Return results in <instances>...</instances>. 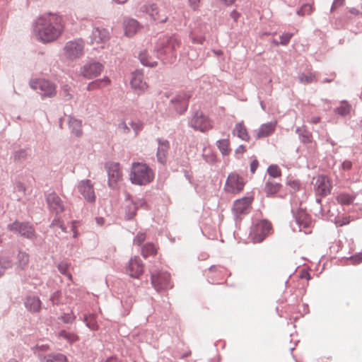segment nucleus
I'll return each mask as SVG.
<instances>
[{
  "instance_id": "5701e85b",
  "label": "nucleus",
  "mask_w": 362,
  "mask_h": 362,
  "mask_svg": "<svg viewBox=\"0 0 362 362\" xmlns=\"http://www.w3.org/2000/svg\"><path fill=\"white\" fill-rule=\"evenodd\" d=\"M276 121L262 124L257 132L256 138L259 139L272 135L276 129Z\"/></svg>"
},
{
  "instance_id": "6e6552de",
  "label": "nucleus",
  "mask_w": 362,
  "mask_h": 362,
  "mask_svg": "<svg viewBox=\"0 0 362 362\" xmlns=\"http://www.w3.org/2000/svg\"><path fill=\"white\" fill-rule=\"evenodd\" d=\"M84 42L81 39L69 41L66 43L64 47L65 57L74 60L81 57L83 54Z\"/></svg>"
},
{
  "instance_id": "9b49d317",
  "label": "nucleus",
  "mask_w": 362,
  "mask_h": 362,
  "mask_svg": "<svg viewBox=\"0 0 362 362\" xmlns=\"http://www.w3.org/2000/svg\"><path fill=\"white\" fill-rule=\"evenodd\" d=\"M190 126L197 131L205 132L212 129L211 121L202 113L196 112L190 121Z\"/></svg>"
},
{
  "instance_id": "13d9d810",
  "label": "nucleus",
  "mask_w": 362,
  "mask_h": 362,
  "mask_svg": "<svg viewBox=\"0 0 362 362\" xmlns=\"http://www.w3.org/2000/svg\"><path fill=\"white\" fill-rule=\"evenodd\" d=\"M342 169L349 170L352 167V163L350 160H344L341 164Z\"/></svg>"
},
{
  "instance_id": "a878e982",
  "label": "nucleus",
  "mask_w": 362,
  "mask_h": 362,
  "mask_svg": "<svg viewBox=\"0 0 362 362\" xmlns=\"http://www.w3.org/2000/svg\"><path fill=\"white\" fill-rule=\"evenodd\" d=\"M281 188V185L273 179H269L264 186V192L267 197L274 196L278 193Z\"/></svg>"
},
{
  "instance_id": "a211bd4d",
  "label": "nucleus",
  "mask_w": 362,
  "mask_h": 362,
  "mask_svg": "<svg viewBox=\"0 0 362 362\" xmlns=\"http://www.w3.org/2000/svg\"><path fill=\"white\" fill-rule=\"evenodd\" d=\"M296 223L298 224L300 230H304L305 233H310L309 228L311 226L312 221L310 216L303 209H298L295 214Z\"/></svg>"
},
{
  "instance_id": "69168bd1",
  "label": "nucleus",
  "mask_w": 362,
  "mask_h": 362,
  "mask_svg": "<svg viewBox=\"0 0 362 362\" xmlns=\"http://www.w3.org/2000/svg\"><path fill=\"white\" fill-rule=\"evenodd\" d=\"M239 16L240 14L236 11H233L231 12L230 13V16L235 20V21H237L238 18H239Z\"/></svg>"
},
{
  "instance_id": "774afa93",
  "label": "nucleus",
  "mask_w": 362,
  "mask_h": 362,
  "mask_svg": "<svg viewBox=\"0 0 362 362\" xmlns=\"http://www.w3.org/2000/svg\"><path fill=\"white\" fill-rule=\"evenodd\" d=\"M349 12L354 15H358L360 13V11L355 8H350L349 10Z\"/></svg>"
},
{
  "instance_id": "603ef678",
  "label": "nucleus",
  "mask_w": 362,
  "mask_h": 362,
  "mask_svg": "<svg viewBox=\"0 0 362 362\" xmlns=\"http://www.w3.org/2000/svg\"><path fill=\"white\" fill-rule=\"evenodd\" d=\"M51 226H57L60 228L64 232H66V228L64 226L63 223L59 219H54L51 223Z\"/></svg>"
},
{
  "instance_id": "bf43d9fd",
  "label": "nucleus",
  "mask_w": 362,
  "mask_h": 362,
  "mask_svg": "<svg viewBox=\"0 0 362 362\" xmlns=\"http://www.w3.org/2000/svg\"><path fill=\"white\" fill-rule=\"evenodd\" d=\"M190 6L194 9L197 10L199 6L200 0H189Z\"/></svg>"
},
{
  "instance_id": "423d86ee",
  "label": "nucleus",
  "mask_w": 362,
  "mask_h": 362,
  "mask_svg": "<svg viewBox=\"0 0 362 362\" xmlns=\"http://www.w3.org/2000/svg\"><path fill=\"white\" fill-rule=\"evenodd\" d=\"M151 279L153 286L158 291H165L173 287L170 274L167 272H151Z\"/></svg>"
},
{
  "instance_id": "4d7b16f0",
  "label": "nucleus",
  "mask_w": 362,
  "mask_h": 362,
  "mask_svg": "<svg viewBox=\"0 0 362 362\" xmlns=\"http://www.w3.org/2000/svg\"><path fill=\"white\" fill-rule=\"evenodd\" d=\"M16 189L24 194L26 191V187L23 183L18 182L16 184Z\"/></svg>"
},
{
  "instance_id": "bb28decb",
  "label": "nucleus",
  "mask_w": 362,
  "mask_h": 362,
  "mask_svg": "<svg viewBox=\"0 0 362 362\" xmlns=\"http://www.w3.org/2000/svg\"><path fill=\"white\" fill-rule=\"evenodd\" d=\"M233 134L243 141H247L250 140V136L247 128L243 122H238L235 124L233 130Z\"/></svg>"
},
{
  "instance_id": "338daca9",
  "label": "nucleus",
  "mask_w": 362,
  "mask_h": 362,
  "mask_svg": "<svg viewBox=\"0 0 362 362\" xmlns=\"http://www.w3.org/2000/svg\"><path fill=\"white\" fill-rule=\"evenodd\" d=\"M320 122V117H313L310 119V122L313 124H317Z\"/></svg>"
},
{
  "instance_id": "dca6fc26",
  "label": "nucleus",
  "mask_w": 362,
  "mask_h": 362,
  "mask_svg": "<svg viewBox=\"0 0 362 362\" xmlns=\"http://www.w3.org/2000/svg\"><path fill=\"white\" fill-rule=\"evenodd\" d=\"M144 264L139 257L132 258L126 267V273L131 277L139 279L144 273Z\"/></svg>"
},
{
  "instance_id": "f704fd0d",
  "label": "nucleus",
  "mask_w": 362,
  "mask_h": 362,
  "mask_svg": "<svg viewBox=\"0 0 362 362\" xmlns=\"http://www.w3.org/2000/svg\"><path fill=\"white\" fill-rule=\"evenodd\" d=\"M139 57L141 62L145 66L153 67L157 64V62L149 57L146 51L141 52Z\"/></svg>"
},
{
  "instance_id": "49530a36",
  "label": "nucleus",
  "mask_w": 362,
  "mask_h": 362,
  "mask_svg": "<svg viewBox=\"0 0 362 362\" xmlns=\"http://www.w3.org/2000/svg\"><path fill=\"white\" fill-rule=\"evenodd\" d=\"M69 264L65 262H61L58 265V269L62 274L66 275L69 280H72V276L68 272Z\"/></svg>"
},
{
  "instance_id": "864d4df0",
  "label": "nucleus",
  "mask_w": 362,
  "mask_h": 362,
  "mask_svg": "<svg viewBox=\"0 0 362 362\" xmlns=\"http://www.w3.org/2000/svg\"><path fill=\"white\" fill-rule=\"evenodd\" d=\"M349 222H350V221H349V217H344L342 218H339V219L337 220L335 223H336L337 226L340 227V226H342L349 223Z\"/></svg>"
},
{
  "instance_id": "c85d7f7f",
  "label": "nucleus",
  "mask_w": 362,
  "mask_h": 362,
  "mask_svg": "<svg viewBox=\"0 0 362 362\" xmlns=\"http://www.w3.org/2000/svg\"><path fill=\"white\" fill-rule=\"evenodd\" d=\"M110 84V80L108 77H104L102 79H98L88 83L87 90L89 91L100 89Z\"/></svg>"
},
{
  "instance_id": "6e6d98bb",
  "label": "nucleus",
  "mask_w": 362,
  "mask_h": 362,
  "mask_svg": "<svg viewBox=\"0 0 362 362\" xmlns=\"http://www.w3.org/2000/svg\"><path fill=\"white\" fill-rule=\"evenodd\" d=\"M71 88L68 86H64L62 88V92L64 93V97H66L68 100L71 98V95L70 93Z\"/></svg>"
},
{
  "instance_id": "b1692460",
  "label": "nucleus",
  "mask_w": 362,
  "mask_h": 362,
  "mask_svg": "<svg viewBox=\"0 0 362 362\" xmlns=\"http://www.w3.org/2000/svg\"><path fill=\"white\" fill-rule=\"evenodd\" d=\"M170 148L169 142L166 140H158L157 159L159 163L165 164L167 161V154Z\"/></svg>"
},
{
  "instance_id": "8fccbe9b",
  "label": "nucleus",
  "mask_w": 362,
  "mask_h": 362,
  "mask_svg": "<svg viewBox=\"0 0 362 362\" xmlns=\"http://www.w3.org/2000/svg\"><path fill=\"white\" fill-rule=\"evenodd\" d=\"M129 124L132 127L133 130L135 132V134H137L138 132L142 128V124L140 121L136 120V121H132L129 123Z\"/></svg>"
},
{
  "instance_id": "a18cd8bd",
  "label": "nucleus",
  "mask_w": 362,
  "mask_h": 362,
  "mask_svg": "<svg viewBox=\"0 0 362 362\" xmlns=\"http://www.w3.org/2000/svg\"><path fill=\"white\" fill-rule=\"evenodd\" d=\"M267 173L273 178L279 177L281 175V171L280 168L279 166L275 165H270L267 169Z\"/></svg>"
},
{
  "instance_id": "680f3d73",
  "label": "nucleus",
  "mask_w": 362,
  "mask_h": 362,
  "mask_svg": "<svg viewBox=\"0 0 362 362\" xmlns=\"http://www.w3.org/2000/svg\"><path fill=\"white\" fill-rule=\"evenodd\" d=\"M352 261L355 264H358L362 262V253L357 255L351 258Z\"/></svg>"
},
{
  "instance_id": "f257e3e1",
  "label": "nucleus",
  "mask_w": 362,
  "mask_h": 362,
  "mask_svg": "<svg viewBox=\"0 0 362 362\" xmlns=\"http://www.w3.org/2000/svg\"><path fill=\"white\" fill-rule=\"evenodd\" d=\"M64 21L62 16L55 13H45L37 18L35 27V34L42 42L57 40L64 29Z\"/></svg>"
},
{
  "instance_id": "37998d69",
  "label": "nucleus",
  "mask_w": 362,
  "mask_h": 362,
  "mask_svg": "<svg viewBox=\"0 0 362 362\" xmlns=\"http://www.w3.org/2000/svg\"><path fill=\"white\" fill-rule=\"evenodd\" d=\"M292 36H293L292 33H283L282 35H280V42H279L275 40H274L273 42L276 45H279V44L282 45H286L289 42Z\"/></svg>"
},
{
  "instance_id": "0e129e2a",
  "label": "nucleus",
  "mask_w": 362,
  "mask_h": 362,
  "mask_svg": "<svg viewBox=\"0 0 362 362\" xmlns=\"http://www.w3.org/2000/svg\"><path fill=\"white\" fill-rule=\"evenodd\" d=\"M105 362H123L122 360L117 357H110L107 358Z\"/></svg>"
},
{
  "instance_id": "58836bf2",
  "label": "nucleus",
  "mask_w": 362,
  "mask_h": 362,
  "mask_svg": "<svg viewBox=\"0 0 362 362\" xmlns=\"http://www.w3.org/2000/svg\"><path fill=\"white\" fill-rule=\"evenodd\" d=\"M192 42L194 44H203V42L205 41V37L204 35H199L197 32V30H192L190 32L189 34Z\"/></svg>"
},
{
  "instance_id": "4468645a",
  "label": "nucleus",
  "mask_w": 362,
  "mask_h": 362,
  "mask_svg": "<svg viewBox=\"0 0 362 362\" xmlns=\"http://www.w3.org/2000/svg\"><path fill=\"white\" fill-rule=\"evenodd\" d=\"M103 70V66L99 62H88L81 66L80 75L91 79L99 76Z\"/></svg>"
},
{
  "instance_id": "c9c22d12",
  "label": "nucleus",
  "mask_w": 362,
  "mask_h": 362,
  "mask_svg": "<svg viewBox=\"0 0 362 362\" xmlns=\"http://www.w3.org/2000/svg\"><path fill=\"white\" fill-rule=\"evenodd\" d=\"M17 259V266L21 269H24L29 262L28 254L24 252H19Z\"/></svg>"
},
{
  "instance_id": "cd10ccee",
  "label": "nucleus",
  "mask_w": 362,
  "mask_h": 362,
  "mask_svg": "<svg viewBox=\"0 0 362 362\" xmlns=\"http://www.w3.org/2000/svg\"><path fill=\"white\" fill-rule=\"evenodd\" d=\"M25 307L32 312H37L41 308V301L36 296H28L25 301Z\"/></svg>"
},
{
  "instance_id": "20e7f679",
  "label": "nucleus",
  "mask_w": 362,
  "mask_h": 362,
  "mask_svg": "<svg viewBox=\"0 0 362 362\" xmlns=\"http://www.w3.org/2000/svg\"><path fill=\"white\" fill-rule=\"evenodd\" d=\"M180 47V42L175 37L167 38L163 40L161 47L158 50V55L163 60L170 62L175 58V52Z\"/></svg>"
},
{
  "instance_id": "e2e57ef3",
  "label": "nucleus",
  "mask_w": 362,
  "mask_h": 362,
  "mask_svg": "<svg viewBox=\"0 0 362 362\" xmlns=\"http://www.w3.org/2000/svg\"><path fill=\"white\" fill-rule=\"evenodd\" d=\"M246 151V148L245 146L243 145H240V146H238L236 150H235V153H243Z\"/></svg>"
},
{
  "instance_id": "a19ab883",
  "label": "nucleus",
  "mask_w": 362,
  "mask_h": 362,
  "mask_svg": "<svg viewBox=\"0 0 362 362\" xmlns=\"http://www.w3.org/2000/svg\"><path fill=\"white\" fill-rule=\"evenodd\" d=\"M59 337L64 338L70 343H74L78 339V337L76 334L67 332L66 331L60 332Z\"/></svg>"
},
{
  "instance_id": "79ce46f5",
  "label": "nucleus",
  "mask_w": 362,
  "mask_h": 362,
  "mask_svg": "<svg viewBox=\"0 0 362 362\" xmlns=\"http://www.w3.org/2000/svg\"><path fill=\"white\" fill-rule=\"evenodd\" d=\"M315 74L309 73L308 74H302L299 76V81L302 83H310L315 81Z\"/></svg>"
},
{
  "instance_id": "09e8293b",
  "label": "nucleus",
  "mask_w": 362,
  "mask_h": 362,
  "mask_svg": "<svg viewBox=\"0 0 362 362\" xmlns=\"http://www.w3.org/2000/svg\"><path fill=\"white\" fill-rule=\"evenodd\" d=\"M146 235L144 233H139L134 238V243L137 245H140L146 240Z\"/></svg>"
},
{
  "instance_id": "7c9ffc66",
  "label": "nucleus",
  "mask_w": 362,
  "mask_h": 362,
  "mask_svg": "<svg viewBox=\"0 0 362 362\" xmlns=\"http://www.w3.org/2000/svg\"><path fill=\"white\" fill-rule=\"evenodd\" d=\"M42 362H69L67 357L62 354H49L42 359Z\"/></svg>"
},
{
  "instance_id": "1a4fd4ad",
  "label": "nucleus",
  "mask_w": 362,
  "mask_h": 362,
  "mask_svg": "<svg viewBox=\"0 0 362 362\" xmlns=\"http://www.w3.org/2000/svg\"><path fill=\"white\" fill-rule=\"evenodd\" d=\"M108 185L112 189L119 187L122 181V173L119 163H112L107 166Z\"/></svg>"
},
{
  "instance_id": "052dcab7",
  "label": "nucleus",
  "mask_w": 362,
  "mask_h": 362,
  "mask_svg": "<svg viewBox=\"0 0 362 362\" xmlns=\"http://www.w3.org/2000/svg\"><path fill=\"white\" fill-rule=\"evenodd\" d=\"M259 165V163L257 160H254L250 164V171L254 174Z\"/></svg>"
},
{
  "instance_id": "c03bdc74",
  "label": "nucleus",
  "mask_w": 362,
  "mask_h": 362,
  "mask_svg": "<svg viewBox=\"0 0 362 362\" xmlns=\"http://www.w3.org/2000/svg\"><path fill=\"white\" fill-rule=\"evenodd\" d=\"M86 325L93 330H97L98 329V325L95 320V316L90 315L85 317Z\"/></svg>"
},
{
  "instance_id": "ea45409f",
  "label": "nucleus",
  "mask_w": 362,
  "mask_h": 362,
  "mask_svg": "<svg viewBox=\"0 0 362 362\" xmlns=\"http://www.w3.org/2000/svg\"><path fill=\"white\" fill-rule=\"evenodd\" d=\"M314 8L313 5L310 4H303L301 8L297 11V14L300 16H304L305 15H310L313 11Z\"/></svg>"
},
{
  "instance_id": "473e14b6",
  "label": "nucleus",
  "mask_w": 362,
  "mask_h": 362,
  "mask_svg": "<svg viewBox=\"0 0 362 362\" xmlns=\"http://www.w3.org/2000/svg\"><path fill=\"white\" fill-rule=\"evenodd\" d=\"M351 105L347 101L343 100L340 103L339 106L334 110V112L341 116H346L351 112Z\"/></svg>"
},
{
  "instance_id": "f8f14e48",
  "label": "nucleus",
  "mask_w": 362,
  "mask_h": 362,
  "mask_svg": "<svg viewBox=\"0 0 362 362\" xmlns=\"http://www.w3.org/2000/svg\"><path fill=\"white\" fill-rule=\"evenodd\" d=\"M244 186L243 178L236 173H231L226 180L225 189L228 192L236 194L242 191Z\"/></svg>"
},
{
  "instance_id": "0eeeda50",
  "label": "nucleus",
  "mask_w": 362,
  "mask_h": 362,
  "mask_svg": "<svg viewBox=\"0 0 362 362\" xmlns=\"http://www.w3.org/2000/svg\"><path fill=\"white\" fill-rule=\"evenodd\" d=\"M313 189L317 196L325 197L331 193L332 189V180L324 175H320L313 178Z\"/></svg>"
},
{
  "instance_id": "5fc2aeb1",
  "label": "nucleus",
  "mask_w": 362,
  "mask_h": 362,
  "mask_svg": "<svg viewBox=\"0 0 362 362\" xmlns=\"http://www.w3.org/2000/svg\"><path fill=\"white\" fill-rule=\"evenodd\" d=\"M345 0H334L331 8V11H333L339 7L344 5Z\"/></svg>"
},
{
  "instance_id": "2eb2a0df",
  "label": "nucleus",
  "mask_w": 362,
  "mask_h": 362,
  "mask_svg": "<svg viewBox=\"0 0 362 362\" xmlns=\"http://www.w3.org/2000/svg\"><path fill=\"white\" fill-rule=\"evenodd\" d=\"M110 39V33L105 28H94L90 35V44L97 47H103V45Z\"/></svg>"
},
{
  "instance_id": "3c124183",
  "label": "nucleus",
  "mask_w": 362,
  "mask_h": 362,
  "mask_svg": "<svg viewBox=\"0 0 362 362\" xmlns=\"http://www.w3.org/2000/svg\"><path fill=\"white\" fill-rule=\"evenodd\" d=\"M118 128L124 134H128L130 132V129L125 121H122L119 123Z\"/></svg>"
},
{
  "instance_id": "39448f33",
  "label": "nucleus",
  "mask_w": 362,
  "mask_h": 362,
  "mask_svg": "<svg viewBox=\"0 0 362 362\" xmlns=\"http://www.w3.org/2000/svg\"><path fill=\"white\" fill-rule=\"evenodd\" d=\"M30 87L39 90L42 97H54L57 93L56 85L45 78H35L30 81Z\"/></svg>"
},
{
  "instance_id": "6ab92c4d",
  "label": "nucleus",
  "mask_w": 362,
  "mask_h": 362,
  "mask_svg": "<svg viewBox=\"0 0 362 362\" xmlns=\"http://www.w3.org/2000/svg\"><path fill=\"white\" fill-rule=\"evenodd\" d=\"M253 197H247L238 199L234 202L233 211L237 216L247 214L250 211Z\"/></svg>"
},
{
  "instance_id": "2f4dec72",
  "label": "nucleus",
  "mask_w": 362,
  "mask_h": 362,
  "mask_svg": "<svg viewBox=\"0 0 362 362\" xmlns=\"http://www.w3.org/2000/svg\"><path fill=\"white\" fill-rule=\"evenodd\" d=\"M216 146L223 156H228L231 151L229 139L217 141Z\"/></svg>"
},
{
  "instance_id": "c756f323",
  "label": "nucleus",
  "mask_w": 362,
  "mask_h": 362,
  "mask_svg": "<svg viewBox=\"0 0 362 362\" xmlns=\"http://www.w3.org/2000/svg\"><path fill=\"white\" fill-rule=\"evenodd\" d=\"M69 127L71 129L72 133L77 137H80L82 134V123L81 121L73 117L69 120Z\"/></svg>"
},
{
  "instance_id": "393cba45",
  "label": "nucleus",
  "mask_w": 362,
  "mask_h": 362,
  "mask_svg": "<svg viewBox=\"0 0 362 362\" xmlns=\"http://www.w3.org/2000/svg\"><path fill=\"white\" fill-rule=\"evenodd\" d=\"M191 98V94L189 93H182L177 95L175 98L171 100L172 103H179L180 108L177 109V112L181 114L186 111L187 108V101Z\"/></svg>"
},
{
  "instance_id": "7ed1b4c3",
  "label": "nucleus",
  "mask_w": 362,
  "mask_h": 362,
  "mask_svg": "<svg viewBox=\"0 0 362 362\" xmlns=\"http://www.w3.org/2000/svg\"><path fill=\"white\" fill-rule=\"evenodd\" d=\"M272 232V225L267 220L255 222L251 228L250 238L254 243L262 242Z\"/></svg>"
},
{
  "instance_id": "4be33fe9",
  "label": "nucleus",
  "mask_w": 362,
  "mask_h": 362,
  "mask_svg": "<svg viewBox=\"0 0 362 362\" xmlns=\"http://www.w3.org/2000/svg\"><path fill=\"white\" fill-rule=\"evenodd\" d=\"M47 202L51 210L56 213H61L64 211L63 202L56 193H50L47 196Z\"/></svg>"
},
{
  "instance_id": "72a5a7b5",
  "label": "nucleus",
  "mask_w": 362,
  "mask_h": 362,
  "mask_svg": "<svg viewBox=\"0 0 362 362\" xmlns=\"http://www.w3.org/2000/svg\"><path fill=\"white\" fill-rule=\"evenodd\" d=\"M158 249L152 243L145 244L141 249V255L144 258H147L149 256H154L157 254Z\"/></svg>"
},
{
  "instance_id": "aec40b11",
  "label": "nucleus",
  "mask_w": 362,
  "mask_h": 362,
  "mask_svg": "<svg viewBox=\"0 0 362 362\" xmlns=\"http://www.w3.org/2000/svg\"><path fill=\"white\" fill-rule=\"evenodd\" d=\"M78 189L88 202H93L95 200L93 185L89 180H82L79 183Z\"/></svg>"
},
{
  "instance_id": "e433bc0d",
  "label": "nucleus",
  "mask_w": 362,
  "mask_h": 362,
  "mask_svg": "<svg viewBox=\"0 0 362 362\" xmlns=\"http://www.w3.org/2000/svg\"><path fill=\"white\" fill-rule=\"evenodd\" d=\"M354 198L353 196L347 193H341L336 197L337 202L342 205L351 204Z\"/></svg>"
},
{
  "instance_id": "412c9836",
  "label": "nucleus",
  "mask_w": 362,
  "mask_h": 362,
  "mask_svg": "<svg viewBox=\"0 0 362 362\" xmlns=\"http://www.w3.org/2000/svg\"><path fill=\"white\" fill-rule=\"evenodd\" d=\"M124 35L129 37L136 35L142 28V25L134 18H128L123 23Z\"/></svg>"
},
{
  "instance_id": "ddd939ff",
  "label": "nucleus",
  "mask_w": 362,
  "mask_h": 362,
  "mask_svg": "<svg viewBox=\"0 0 362 362\" xmlns=\"http://www.w3.org/2000/svg\"><path fill=\"white\" fill-rule=\"evenodd\" d=\"M141 11L148 14L152 20L158 23H165L168 19L166 12L164 10H159L154 4L143 6Z\"/></svg>"
},
{
  "instance_id": "de8ad7c7",
  "label": "nucleus",
  "mask_w": 362,
  "mask_h": 362,
  "mask_svg": "<svg viewBox=\"0 0 362 362\" xmlns=\"http://www.w3.org/2000/svg\"><path fill=\"white\" fill-rule=\"evenodd\" d=\"M287 185L294 192L300 189V182L299 180L289 179L287 182Z\"/></svg>"
},
{
  "instance_id": "4c0bfd02",
  "label": "nucleus",
  "mask_w": 362,
  "mask_h": 362,
  "mask_svg": "<svg viewBox=\"0 0 362 362\" xmlns=\"http://www.w3.org/2000/svg\"><path fill=\"white\" fill-rule=\"evenodd\" d=\"M146 203L144 199H139L136 201L135 203H131L129 208L132 209V211L130 212V214L128 215V218H131L136 214V210L139 207H146Z\"/></svg>"
},
{
  "instance_id": "f3484780",
  "label": "nucleus",
  "mask_w": 362,
  "mask_h": 362,
  "mask_svg": "<svg viewBox=\"0 0 362 362\" xmlns=\"http://www.w3.org/2000/svg\"><path fill=\"white\" fill-rule=\"evenodd\" d=\"M130 84L132 88L139 94L144 93L148 88V84L144 81L143 74L139 71L132 73Z\"/></svg>"
},
{
  "instance_id": "9d476101",
  "label": "nucleus",
  "mask_w": 362,
  "mask_h": 362,
  "mask_svg": "<svg viewBox=\"0 0 362 362\" xmlns=\"http://www.w3.org/2000/svg\"><path fill=\"white\" fill-rule=\"evenodd\" d=\"M8 229L26 238L32 239L35 237V230L28 223L15 221L8 225Z\"/></svg>"
},
{
  "instance_id": "f03ea898",
  "label": "nucleus",
  "mask_w": 362,
  "mask_h": 362,
  "mask_svg": "<svg viewBox=\"0 0 362 362\" xmlns=\"http://www.w3.org/2000/svg\"><path fill=\"white\" fill-rule=\"evenodd\" d=\"M154 179L153 170L146 164L136 163L132 165L130 180L133 184L146 185Z\"/></svg>"
}]
</instances>
